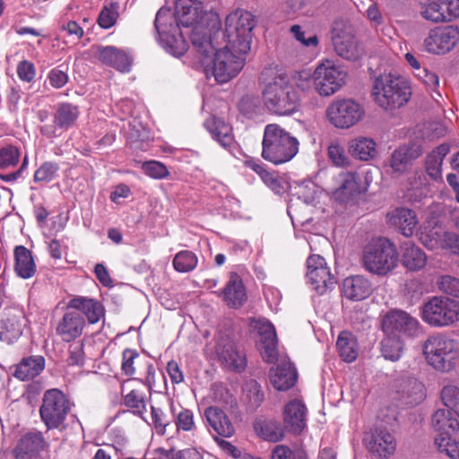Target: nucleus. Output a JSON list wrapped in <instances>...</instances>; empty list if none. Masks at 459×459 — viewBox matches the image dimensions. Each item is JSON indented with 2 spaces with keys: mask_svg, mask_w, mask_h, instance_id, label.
I'll list each match as a JSON object with an SVG mask.
<instances>
[{
  "mask_svg": "<svg viewBox=\"0 0 459 459\" xmlns=\"http://www.w3.org/2000/svg\"><path fill=\"white\" fill-rule=\"evenodd\" d=\"M255 25L254 16L245 10H236L226 17V46L213 54L211 35L202 26H195L191 34L194 49L199 55L200 62L208 71L211 64L212 73L220 83L229 82L244 67L245 58L242 55L250 50L252 30Z\"/></svg>",
  "mask_w": 459,
  "mask_h": 459,
  "instance_id": "1",
  "label": "nucleus"
},
{
  "mask_svg": "<svg viewBox=\"0 0 459 459\" xmlns=\"http://www.w3.org/2000/svg\"><path fill=\"white\" fill-rule=\"evenodd\" d=\"M260 79L264 84L262 91L263 101L271 113L289 116L297 111L300 96L285 74H278L273 68H265Z\"/></svg>",
  "mask_w": 459,
  "mask_h": 459,
  "instance_id": "2",
  "label": "nucleus"
},
{
  "mask_svg": "<svg viewBox=\"0 0 459 459\" xmlns=\"http://www.w3.org/2000/svg\"><path fill=\"white\" fill-rule=\"evenodd\" d=\"M299 141L277 124L264 127L261 156L264 160L280 165L292 160L299 152Z\"/></svg>",
  "mask_w": 459,
  "mask_h": 459,
  "instance_id": "3",
  "label": "nucleus"
},
{
  "mask_svg": "<svg viewBox=\"0 0 459 459\" xmlns=\"http://www.w3.org/2000/svg\"><path fill=\"white\" fill-rule=\"evenodd\" d=\"M372 96L379 107L393 110L409 101L411 91L403 77L390 73L381 74L374 80Z\"/></svg>",
  "mask_w": 459,
  "mask_h": 459,
  "instance_id": "4",
  "label": "nucleus"
},
{
  "mask_svg": "<svg viewBox=\"0 0 459 459\" xmlns=\"http://www.w3.org/2000/svg\"><path fill=\"white\" fill-rule=\"evenodd\" d=\"M426 361L435 370L447 373L452 371L457 360V344L451 337L443 333L429 336L422 346Z\"/></svg>",
  "mask_w": 459,
  "mask_h": 459,
  "instance_id": "5",
  "label": "nucleus"
},
{
  "mask_svg": "<svg viewBox=\"0 0 459 459\" xmlns=\"http://www.w3.org/2000/svg\"><path fill=\"white\" fill-rule=\"evenodd\" d=\"M395 245L385 238L372 239L364 248L363 264L375 274L385 275L397 265Z\"/></svg>",
  "mask_w": 459,
  "mask_h": 459,
  "instance_id": "6",
  "label": "nucleus"
},
{
  "mask_svg": "<svg viewBox=\"0 0 459 459\" xmlns=\"http://www.w3.org/2000/svg\"><path fill=\"white\" fill-rule=\"evenodd\" d=\"M69 398L57 388L47 390L39 407L40 419L48 429H58L71 411Z\"/></svg>",
  "mask_w": 459,
  "mask_h": 459,
  "instance_id": "7",
  "label": "nucleus"
},
{
  "mask_svg": "<svg viewBox=\"0 0 459 459\" xmlns=\"http://www.w3.org/2000/svg\"><path fill=\"white\" fill-rule=\"evenodd\" d=\"M422 319L435 327L451 325L459 321V301L447 297H433L423 306Z\"/></svg>",
  "mask_w": 459,
  "mask_h": 459,
  "instance_id": "8",
  "label": "nucleus"
},
{
  "mask_svg": "<svg viewBox=\"0 0 459 459\" xmlns=\"http://www.w3.org/2000/svg\"><path fill=\"white\" fill-rule=\"evenodd\" d=\"M419 239L430 250L449 249L459 255V236L446 231L437 218H430L425 222Z\"/></svg>",
  "mask_w": 459,
  "mask_h": 459,
  "instance_id": "9",
  "label": "nucleus"
},
{
  "mask_svg": "<svg viewBox=\"0 0 459 459\" xmlns=\"http://www.w3.org/2000/svg\"><path fill=\"white\" fill-rule=\"evenodd\" d=\"M381 330L385 334L403 339L416 338L421 333L419 320L402 309H391L381 317Z\"/></svg>",
  "mask_w": 459,
  "mask_h": 459,
  "instance_id": "10",
  "label": "nucleus"
},
{
  "mask_svg": "<svg viewBox=\"0 0 459 459\" xmlns=\"http://www.w3.org/2000/svg\"><path fill=\"white\" fill-rule=\"evenodd\" d=\"M122 373L132 379L140 380L149 390L155 385V368L153 364L134 349L122 352Z\"/></svg>",
  "mask_w": 459,
  "mask_h": 459,
  "instance_id": "11",
  "label": "nucleus"
},
{
  "mask_svg": "<svg viewBox=\"0 0 459 459\" xmlns=\"http://www.w3.org/2000/svg\"><path fill=\"white\" fill-rule=\"evenodd\" d=\"M346 76L343 69L325 60L314 70L315 91L321 97L333 96L345 84Z\"/></svg>",
  "mask_w": 459,
  "mask_h": 459,
  "instance_id": "12",
  "label": "nucleus"
},
{
  "mask_svg": "<svg viewBox=\"0 0 459 459\" xmlns=\"http://www.w3.org/2000/svg\"><path fill=\"white\" fill-rule=\"evenodd\" d=\"M363 107L351 99L333 101L326 108L329 122L337 128L348 129L359 123L364 117Z\"/></svg>",
  "mask_w": 459,
  "mask_h": 459,
  "instance_id": "13",
  "label": "nucleus"
},
{
  "mask_svg": "<svg viewBox=\"0 0 459 459\" xmlns=\"http://www.w3.org/2000/svg\"><path fill=\"white\" fill-rule=\"evenodd\" d=\"M459 41V29L446 25L431 29L424 39L425 49L432 54H446L451 51Z\"/></svg>",
  "mask_w": 459,
  "mask_h": 459,
  "instance_id": "14",
  "label": "nucleus"
},
{
  "mask_svg": "<svg viewBox=\"0 0 459 459\" xmlns=\"http://www.w3.org/2000/svg\"><path fill=\"white\" fill-rule=\"evenodd\" d=\"M307 281L319 294L325 293L334 285V277L331 274L324 257L319 255H310L307 260Z\"/></svg>",
  "mask_w": 459,
  "mask_h": 459,
  "instance_id": "15",
  "label": "nucleus"
},
{
  "mask_svg": "<svg viewBox=\"0 0 459 459\" xmlns=\"http://www.w3.org/2000/svg\"><path fill=\"white\" fill-rule=\"evenodd\" d=\"M79 114L78 106L68 102L60 103L56 108L54 125H43L39 127V131L48 138L56 137L58 135L57 129L66 131L71 128L78 119Z\"/></svg>",
  "mask_w": 459,
  "mask_h": 459,
  "instance_id": "16",
  "label": "nucleus"
},
{
  "mask_svg": "<svg viewBox=\"0 0 459 459\" xmlns=\"http://www.w3.org/2000/svg\"><path fill=\"white\" fill-rule=\"evenodd\" d=\"M26 325L24 311L18 307L5 308L0 319V338L13 343L22 334Z\"/></svg>",
  "mask_w": 459,
  "mask_h": 459,
  "instance_id": "17",
  "label": "nucleus"
},
{
  "mask_svg": "<svg viewBox=\"0 0 459 459\" xmlns=\"http://www.w3.org/2000/svg\"><path fill=\"white\" fill-rule=\"evenodd\" d=\"M368 452L378 458H388L396 450V441L385 429H375L368 432L363 439Z\"/></svg>",
  "mask_w": 459,
  "mask_h": 459,
  "instance_id": "18",
  "label": "nucleus"
},
{
  "mask_svg": "<svg viewBox=\"0 0 459 459\" xmlns=\"http://www.w3.org/2000/svg\"><path fill=\"white\" fill-rule=\"evenodd\" d=\"M334 181L337 186L332 191V196L339 203L347 204L362 192L360 178L357 172H340L334 178Z\"/></svg>",
  "mask_w": 459,
  "mask_h": 459,
  "instance_id": "19",
  "label": "nucleus"
},
{
  "mask_svg": "<svg viewBox=\"0 0 459 459\" xmlns=\"http://www.w3.org/2000/svg\"><path fill=\"white\" fill-rule=\"evenodd\" d=\"M86 323L80 313L67 309L58 320L56 333L65 342H71L78 339L83 333Z\"/></svg>",
  "mask_w": 459,
  "mask_h": 459,
  "instance_id": "20",
  "label": "nucleus"
},
{
  "mask_svg": "<svg viewBox=\"0 0 459 459\" xmlns=\"http://www.w3.org/2000/svg\"><path fill=\"white\" fill-rule=\"evenodd\" d=\"M215 352L219 360L229 369L241 371L245 368V357L237 350L235 343L228 336L218 338Z\"/></svg>",
  "mask_w": 459,
  "mask_h": 459,
  "instance_id": "21",
  "label": "nucleus"
},
{
  "mask_svg": "<svg viewBox=\"0 0 459 459\" xmlns=\"http://www.w3.org/2000/svg\"><path fill=\"white\" fill-rule=\"evenodd\" d=\"M94 56L106 65L111 66L120 72H128L132 65V58L123 50L113 46L93 47Z\"/></svg>",
  "mask_w": 459,
  "mask_h": 459,
  "instance_id": "22",
  "label": "nucleus"
},
{
  "mask_svg": "<svg viewBox=\"0 0 459 459\" xmlns=\"http://www.w3.org/2000/svg\"><path fill=\"white\" fill-rule=\"evenodd\" d=\"M67 309H73L82 314L89 324L93 325L98 323L105 316V308L102 303L95 299L76 296L71 299L67 305Z\"/></svg>",
  "mask_w": 459,
  "mask_h": 459,
  "instance_id": "23",
  "label": "nucleus"
},
{
  "mask_svg": "<svg viewBox=\"0 0 459 459\" xmlns=\"http://www.w3.org/2000/svg\"><path fill=\"white\" fill-rule=\"evenodd\" d=\"M332 40L335 53L344 59L357 60L362 55V48L351 31L339 30L334 28Z\"/></svg>",
  "mask_w": 459,
  "mask_h": 459,
  "instance_id": "24",
  "label": "nucleus"
},
{
  "mask_svg": "<svg viewBox=\"0 0 459 459\" xmlns=\"http://www.w3.org/2000/svg\"><path fill=\"white\" fill-rule=\"evenodd\" d=\"M230 308H239L247 301V296L241 277L235 272L230 273L229 281L218 293Z\"/></svg>",
  "mask_w": 459,
  "mask_h": 459,
  "instance_id": "25",
  "label": "nucleus"
},
{
  "mask_svg": "<svg viewBox=\"0 0 459 459\" xmlns=\"http://www.w3.org/2000/svg\"><path fill=\"white\" fill-rule=\"evenodd\" d=\"M387 222L394 227L403 236H413L419 221L416 212L408 208L398 207L387 213Z\"/></svg>",
  "mask_w": 459,
  "mask_h": 459,
  "instance_id": "26",
  "label": "nucleus"
},
{
  "mask_svg": "<svg viewBox=\"0 0 459 459\" xmlns=\"http://www.w3.org/2000/svg\"><path fill=\"white\" fill-rule=\"evenodd\" d=\"M283 421L289 431L299 434L307 424L306 405L299 400L288 403L283 411Z\"/></svg>",
  "mask_w": 459,
  "mask_h": 459,
  "instance_id": "27",
  "label": "nucleus"
},
{
  "mask_svg": "<svg viewBox=\"0 0 459 459\" xmlns=\"http://www.w3.org/2000/svg\"><path fill=\"white\" fill-rule=\"evenodd\" d=\"M204 417L208 426L218 435L224 437H230L235 433V428L225 413L217 405L207 407L204 411Z\"/></svg>",
  "mask_w": 459,
  "mask_h": 459,
  "instance_id": "28",
  "label": "nucleus"
},
{
  "mask_svg": "<svg viewBox=\"0 0 459 459\" xmlns=\"http://www.w3.org/2000/svg\"><path fill=\"white\" fill-rule=\"evenodd\" d=\"M396 387L400 399L407 405L414 406L425 398L424 385L415 377H401Z\"/></svg>",
  "mask_w": 459,
  "mask_h": 459,
  "instance_id": "29",
  "label": "nucleus"
},
{
  "mask_svg": "<svg viewBox=\"0 0 459 459\" xmlns=\"http://www.w3.org/2000/svg\"><path fill=\"white\" fill-rule=\"evenodd\" d=\"M297 371L290 362L283 360L270 370V382L279 391H286L297 381Z\"/></svg>",
  "mask_w": 459,
  "mask_h": 459,
  "instance_id": "30",
  "label": "nucleus"
},
{
  "mask_svg": "<svg viewBox=\"0 0 459 459\" xmlns=\"http://www.w3.org/2000/svg\"><path fill=\"white\" fill-rule=\"evenodd\" d=\"M342 292L351 300H362L371 294L372 284L364 276H351L343 281Z\"/></svg>",
  "mask_w": 459,
  "mask_h": 459,
  "instance_id": "31",
  "label": "nucleus"
},
{
  "mask_svg": "<svg viewBox=\"0 0 459 459\" xmlns=\"http://www.w3.org/2000/svg\"><path fill=\"white\" fill-rule=\"evenodd\" d=\"M14 272L22 279L34 276L37 266L30 250L24 246H18L14 249Z\"/></svg>",
  "mask_w": 459,
  "mask_h": 459,
  "instance_id": "32",
  "label": "nucleus"
},
{
  "mask_svg": "<svg viewBox=\"0 0 459 459\" xmlns=\"http://www.w3.org/2000/svg\"><path fill=\"white\" fill-rule=\"evenodd\" d=\"M402 264L410 271H419L427 263L425 252L411 241H406L401 246Z\"/></svg>",
  "mask_w": 459,
  "mask_h": 459,
  "instance_id": "33",
  "label": "nucleus"
},
{
  "mask_svg": "<svg viewBox=\"0 0 459 459\" xmlns=\"http://www.w3.org/2000/svg\"><path fill=\"white\" fill-rule=\"evenodd\" d=\"M204 127L222 147L229 148L234 143L231 126L222 119L211 117L204 122Z\"/></svg>",
  "mask_w": 459,
  "mask_h": 459,
  "instance_id": "34",
  "label": "nucleus"
},
{
  "mask_svg": "<svg viewBox=\"0 0 459 459\" xmlns=\"http://www.w3.org/2000/svg\"><path fill=\"white\" fill-rule=\"evenodd\" d=\"M45 368V359L42 356L23 358L16 366L13 376L22 380H30L39 376Z\"/></svg>",
  "mask_w": 459,
  "mask_h": 459,
  "instance_id": "35",
  "label": "nucleus"
},
{
  "mask_svg": "<svg viewBox=\"0 0 459 459\" xmlns=\"http://www.w3.org/2000/svg\"><path fill=\"white\" fill-rule=\"evenodd\" d=\"M449 151V145L443 143L437 146L427 156L425 162L426 171L431 179L435 181L442 179L441 166L444 158L448 154Z\"/></svg>",
  "mask_w": 459,
  "mask_h": 459,
  "instance_id": "36",
  "label": "nucleus"
},
{
  "mask_svg": "<svg viewBox=\"0 0 459 459\" xmlns=\"http://www.w3.org/2000/svg\"><path fill=\"white\" fill-rule=\"evenodd\" d=\"M254 428L258 436L269 442L276 443L284 437V429L274 419L259 420L255 421Z\"/></svg>",
  "mask_w": 459,
  "mask_h": 459,
  "instance_id": "37",
  "label": "nucleus"
},
{
  "mask_svg": "<svg viewBox=\"0 0 459 459\" xmlns=\"http://www.w3.org/2000/svg\"><path fill=\"white\" fill-rule=\"evenodd\" d=\"M348 152L355 159L365 161L369 160L377 153L376 143L367 137L352 139L348 143Z\"/></svg>",
  "mask_w": 459,
  "mask_h": 459,
  "instance_id": "38",
  "label": "nucleus"
},
{
  "mask_svg": "<svg viewBox=\"0 0 459 459\" xmlns=\"http://www.w3.org/2000/svg\"><path fill=\"white\" fill-rule=\"evenodd\" d=\"M431 426L436 431L446 436L455 432L459 428V422L457 419L452 417L449 410L439 409L432 415Z\"/></svg>",
  "mask_w": 459,
  "mask_h": 459,
  "instance_id": "39",
  "label": "nucleus"
},
{
  "mask_svg": "<svg viewBox=\"0 0 459 459\" xmlns=\"http://www.w3.org/2000/svg\"><path fill=\"white\" fill-rule=\"evenodd\" d=\"M336 348L340 357L346 362H352L358 357V343L354 335L347 331L340 333Z\"/></svg>",
  "mask_w": 459,
  "mask_h": 459,
  "instance_id": "40",
  "label": "nucleus"
},
{
  "mask_svg": "<svg viewBox=\"0 0 459 459\" xmlns=\"http://www.w3.org/2000/svg\"><path fill=\"white\" fill-rule=\"evenodd\" d=\"M419 154H414L413 150L406 146H402L396 149L389 159V167L394 173H403L411 161L416 159Z\"/></svg>",
  "mask_w": 459,
  "mask_h": 459,
  "instance_id": "41",
  "label": "nucleus"
},
{
  "mask_svg": "<svg viewBox=\"0 0 459 459\" xmlns=\"http://www.w3.org/2000/svg\"><path fill=\"white\" fill-rule=\"evenodd\" d=\"M403 349V339L398 336L385 334V338L380 342V351L383 357L391 361L399 360Z\"/></svg>",
  "mask_w": 459,
  "mask_h": 459,
  "instance_id": "42",
  "label": "nucleus"
},
{
  "mask_svg": "<svg viewBox=\"0 0 459 459\" xmlns=\"http://www.w3.org/2000/svg\"><path fill=\"white\" fill-rule=\"evenodd\" d=\"M45 446L44 437L41 433H28L19 441L15 452L17 456L22 455H31L42 450Z\"/></svg>",
  "mask_w": 459,
  "mask_h": 459,
  "instance_id": "43",
  "label": "nucleus"
},
{
  "mask_svg": "<svg viewBox=\"0 0 459 459\" xmlns=\"http://www.w3.org/2000/svg\"><path fill=\"white\" fill-rule=\"evenodd\" d=\"M123 404L128 408L134 415L143 419V414L147 411L145 394L139 389H133L123 397Z\"/></svg>",
  "mask_w": 459,
  "mask_h": 459,
  "instance_id": "44",
  "label": "nucleus"
},
{
  "mask_svg": "<svg viewBox=\"0 0 459 459\" xmlns=\"http://www.w3.org/2000/svg\"><path fill=\"white\" fill-rule=\"evenodd\" d=\"M293 84L295 91H299L304 95H308L315 91L314 72L307 70L296 72L293 76Z\"/></svg>",
  "mask_w": 459,
  "mask_h": 459,
  "instance_id": "45",
  "label": "nucleus"
},
{
  "mask_svg": "<svg viewBox=\"0 0 459 459\" xmlns=\"http://www.w3.org/2000/svg\"><path fill=\"white\" fill-rule=\"evenodd\" d=\"M290 31L293 38L303 47L310 49H316L318 47V37L315 33L304 30L300 25L291 26Z\"/></svg>",
  "mask_w": 459,
  "mask_h": 459,
  "instance_id": "46",
  "label": "nucleus"
},
{
  "mask_svg": "<svg viewBox=\"0 0 459 459\" xmlns=\"http://www.w3.org/2000/svg\"><path fill=\"white\" fill-rule=\"evenodd\" d=\"M196 264V255L188 250L178 252L173 259L175 270L180 273L190 272L195 268Z\"/></svg>",
  "mask_w": 459,
  "mask_h": 459,
  "instance_id": "47",
  "label": "nucleus"
},
{
  "mask_svg": "<svg viewBox=\"0 0 459 459\" xmlns=\"http://www.w3.org/2000/svg\"><path fill=\"white\" fill-rule=\"evenodd\" d=\"M249 325L260 336V341H268L276 337L273 325L265 318H252Z\"/></svg>",
  "mask_w": 459,
  "mask_h": 459,
  "instance_id": "48",
  "label": "nucleus"
},
{
  "mask_svg": "<svg viewBox=\"0 0 459 459\" xmlns=\"http://www.w3.org/2000/svg\"><path fill=\"white\" fill-rule=\"evenodd\" d=\"M327 156L333 164L337 167H346L351 163L344 147L338 141H333L329 143Z\"/></svg>",
  "mask_w": 459,
  "mask_h": 459,
  "instance_id": "49",
  "label": "nucleus"
},
{
  "mask_svg": "<svg viewBox=\"0 0 459 459\" xmlns=\"http://www.w3.org/2000/svg\"><path fill=\"white\" fill-rule=\"evenodd\" d=\"M435 444L441 453H445L451 459H459V442L452 439L449 435L439 434L435 437Z\"/></svg>",
  "mask_w": 459,
  "mask_h": 459,
  "instance_id": "50",
  "label": "nucleus"
},
{
  "mask_svg": "<svg viewBox=\"0 0 459 459\" xmlns=\"http://www.w3.org/2000/svg\"><path fill=\"white\" fill-rule=\"evenodd\" d=\"M441 400L446 408L459 417V387L454 385L444 386L441 391Z\"/></svg>",
  "mask_w": 459,
  "mask_h": 459,
  "instance_id": "51",
  "label": "nucleus"
},
{
  "mask_svg": "<svg viewBox=\"0 0 459 459\" xmlns=\"http://www.w3.org/2000/svg\"><path fill=\"white\" fill-rule=\"evenodd\" d=\"M20 150L13 145H5L0 148V168L2 169L15 167L20 160Z\"/></svg>",
  "mask_w": 459,
  "mask_h": 459,
  "instance_id": "52",
  "label": "nucleus"
},
{
  "mask_svg": "<svg viewBox=\"0 0 459 459\" xmlns=\"http://www.w3.org/2000/svg\"><path fill=\"white\" fill-rule=\"evenodd\" d=\"M415 75L423 82V83L429 87L431 91L432 99L439 102V98H441L440 92L437 90L439 86V78L438 76L432 72H429L426 68H422L419 73H416Z\"/></svg>",
  "mask_w": 459,
  "mask_h": 459,
  "instance_id": "53",
  "label": "nucleus"
},
{
  "mask_svg": "<svg viewBox=\"0 0 459 459\" xmlns=\"http://www.w3.org/2000/svg\"><path fill=\"white\" fill-rule=\"evenodd\" d=\"M244 393L249 405L253 409L257 408L264 401V393L261 390V386L255 380H251L245 385Z\"/></svg>",
  "mask_w": 459,
  "mask_h": 459,
  "instance_id": "54",
  "label": "nucleus"
},
{
  "mask_svg": "<svg viewBox=\"0 0 459 459\" xmlns=\"http://www.w3.org/2000/svg\"><path fill=\"white\" fill-rule=\"evenodd\" d=\"M117 7V4H110L102 8L98 17V23L101 28L109 29L116 23L118 16Z\"/></svg>",
  "mask_w": 459,
  "mask_h": 459,
  "instance_id": "55",
  "label": "nucleus"
},
{
  "mask_svg": "<svg viewBox=\"0 0 459 459\" xmlns=\"http://www.w3.org/2000/svg\"><path fill=\"white\" fill-rule=\"evenodd\" d=\"M175 425L178 430L186 432L195 430L196 425L195 423L194 412L189 409H182L176 415Z\"/></svg>",
  "mask_w": 459,
  "mask_h": 459,
  "instance_id": "56",
  "label": "nucleus"
},
{
  "mask_svg": "<svg viewBox=\"0 0 459 459\" xmlns=\"http://www.w3.org/2000/svg\"><path fill=\"white\" fill-rule=\"evenodd\" d=\"M437 284L440 291L459 299V279L451 275H442Z\"/></svg>",
  "mask_w": 459,
  "mask_h": 459,
  "instance_id": "57",
  "label": "nucleus"
},
{
  "mask_svg": "<svg viewBox=\"0 0 459 459\" xmlns=\"http://www.w3.org/2000/svg\"><path fill=\"white\" fill-rule=\"evenodd\" d=\"M420 13L424 19L432 22H443L446 21L441 5L437 2L423 5Z\"/></svg>",
  "mask_w": 459,
  "mask_h": 459,
  "instance_id": "58",
  "label": "nucleus"
},
{
  "mask_svg": "<svg viewBox=\"0 0 459 459\" xmlns=\"http://www.w3.org/2000/svg\"><path fill=\"white\" fill-rule=\"evenodd\" d=\"M263 359L267 363H273L278 358L277 338L268 341H260L258 343Z\"/></svg>",
  "mask_w": 459,
  "mask_h": 459,
  "instance_id": "59",
  "label": "nucleus"
},
{
  "mask_svg": "<svg viewBox=\"0 0 459 459\" xmlns=\"http://www.w3.org/2000/svg\"><path fill=\"white\" fill-rule=\"evenodd\" d=\"M142 169L147 176L156 179L165 178L169 175L167 167L163 163L156 160L143 162Z\"/></svg>",
  "mask_w": 459,
  "mask_h": 459,
  "instance_id": "60",
  "label": "nucleus"
},
{
  "mask_svg": "<svg viewBox=\"0 0 459 459\" xmlns=\"http://www.w3.org/2000/svg\"><path fill=\"white\" fill-rule=\"evenodd\" d=\"M59 167L55 162H44L34 173L35 182H49L54 178Z\"/></svg>",
  "mask_w": 459,
  "mask_h": 459,
  "instance_id": "61",
  "label": "nucleus"
},
{
  "mask_svg": "<svg viewBox=\"0 0 459 459\" xmlns=\"http://www.w3.org/2000/svg\"><path fill=\"white\" fill-rule=\"evenodd\" d=\"M212 398L215 403L221 405H230L232 407L236 404L234 396L230 391L221 385H215L212 388Z\"/></svg>",
  "mask_w": 459,
  "mask_h": 459,
  "instance_id": "62",
  "label": "nucleus"
},
{
  "mask_svg": "<svg viewBox=\"0 0 459 459\" xmlns=\"http://www.w3.org/2000/svg\"><path fill=\"white\" fill-rule=\"evenodd\" d=\"M270 459H306V456L302 452H294L288 446L277 445L273 448Z\"/></svg>",
  "mask_w": 459,
  "mask_h": 459,
  "instance_id": "63",
  "label": "nucleus"
},
{
  "mask_svg": "<svg viewBox=\"0 0 459 459\" xmlns=\"http://www.w3.org/2000/svg\"><path fill=\"white\" fill-rule=\"evenodd\" d=\"M84 351L82 342H74L68 348L66 362L69 366H82L84 362Z\"/></svg>",
  "mask_w": 459,
  "mask_h": 459,
  "instance_id": "64",
  "label": "nucleus"
}]
</instances>
